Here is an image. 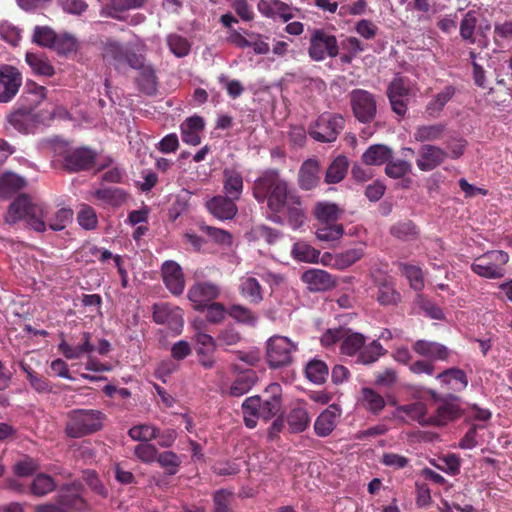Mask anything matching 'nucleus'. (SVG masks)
<instances>
[{
	"label": "nucleus",
	"instance_id": "nucleus-56",
	"mask_svg": "<svg viewBox=\"0 0 512 512\" xmlns=\"http://www.w3.org/2000/svg\"><path fill=\"white\" fill-rule=\"evenodd\" d=\"M376 299L383 306L396 305L400 300V295L393 284L384 282L378 287Z\"/></svg>",
	"mask_w": 512,
	"mask_h": 512
},
{
	"label": "nucleus",
	"instance_id": "nucleus-36",
	"mask_svg": "<svg viewBox=\"0 0 512 512\" xmlns=\"http://www.w3.org/2000/svg\"><path fill=\"white\" fill-rule=\"evenodd\" d=\"M349 168V160L344 155L337 156L328 166L325 174L327 184H337L341 182Z\"/></svg>",
	"mask_w": 512,
	"mask_h": 512
},
{
	"label": "nucleus",
	"instance_id": "nucleus-38",
	"mask_svg": "<svg viewBox=\"0 0 512 512\" xmlns=\"http://www.w3.org/2000/svg\"><path fill=\"white\" fill-rule=\"evenodd\" d=\"M33 107H21L10 113L7 117L9 125L20 133H26L33 120Z\"/></svg>",
	"mask_w": 512,
	"mask_h": 512
},
{
	"label": "nucleus",
	"instance_id": "nucleus-40",
	"mask_svg": "<svg viewBox=\"0 0 512 512\" xmlns=\"http://www.w3.org/2000/svg\"><path fill=\"white\" fill-rule=\"evenodd\" d=\"M361 405L374 415H378L385 408L384 398L372 388L361 389Z\"/></svg>",
	"mask_w": 512,
	"mask_h": 512
},
{
	"label": "nucleus",
	"instance_id": "nucleus-5",
	"mask_svg": "<svg viewBox=\"0 0 512 512\" xmlns=\"http://www.w3.org/2000/svg\"><path fill=\"white\" fill-rule=\"evenodd\" d=\"M25 220L27 225L36 232L46 230L44 210L39 204L33 203L28 195H19L9 206L6 222L15 223Z\"/></svg>",
	"mask_w": 512,
	"mask_h": 512
},
{
	"label": "nucleus",
	"instance_id": "nucleus-6",
	"mask_svg": "<svg viewBox=\"0 0 512 512\" xmlns=\"http://www.w3.org/2000/svg\"><path fill=\"white\" fill-rule=\"evenodd\" d=\"M344 127L345 119L342 115L325 112L309 126L308 133L318 142L331 143L336 141Z\"/></svg>",
	"mask_w": 512,
	"mask_h": 512
},
{
	"label": "nucleus",
	"instance_id": "nucleus-42",
	"mask_svg": "<svg viewBox=\"0 0 512 512\" xmlns=\"http://www.w3.org/2000/svg\"><path fill=\"white\" fill-rule=\"evenodd\" d=\"M305 375L314 384H324L329 375L327 364L319 359L310 360L305 366Z\"/></svg>",
	"mask_w": 512,
	"mask_h": 512
},
{
	"label": "nucleus",
	"instance_id": "nucleus-59",
	"mask_svg": "<svg viewBox=\"0 0 512 512\" xmlns=\"http://www.w3.org/2000/svg\"><path fill=\"white\" fill-rule=\"evenodd\" d=\"M234 500V494L231 491L220 489L213 495L212 512H231V505Z\"/></svg>",
	"mask_w": 512,
	"mask_h": 512
},
{
	"label": "nucleus",
	"instance_id": "nucleus-22",
	"mask_svg": "<svg viewBox=\"0 0 512 512\" xmlns=\"http://www.w3.org/2000/svg\"><path fill=\"white\" fill-rule=\"evenodd\" d=\"M235 201L236 199L226 195L215 196L207 202V208L218 219L230 220L238 211Z\"/></svg>",
	"mask_w": 512,
	"mask_h": 512
},
{
	"label": "nucleus",
	"instance_id": "nucleus-27",
	"mask_svg": "<svg viewBox=\"0 0 512 512\" xmlns=\"http://www.w3.org/2000/svg\"><path fill=\"white\" fill-rule=\"evenodd\" d=\"M436 379L453 391H462L468 385L466 373L459 368H448L436 376Z\"/></svg>",
	"mask_w": 512,
	"mask_h": 512
},
{
	"label": "nucleus",
	"instance_id": "nucleus-39",
	"mask_svg": "<svg viewBox=\"0 0 512 512\" xmlns=\"http://www.w3.org/2000/svg\"><path fill=\"white\" fill-rule=\"evenodd\" d=\"M239 291L252 304H259L263 300L261 285L254 277L241 278Z\"/></svg>",
	"mask_w": 512,
	"mask_h": 512
},
{
	"label": "nucleus",
	"instance_id": "nucleus-11",
	"mask_svg": "<svg viewBox=\"0 0 512 512\" xmlns=\"http://www.w3.org/2000/svg\"><path fill=\"white\" fill-rule=\"evenodd\" d=\"M83 485L80 482L62 485L56 494V502L61 507L74 512L90 511V504L83 498Z\"/></svg>",
	"mask_w": 512,
	"mask_h": 512
},
{
	"label": "nucleus",
	"instance_id": "nucleus-30",
	"mask_svg": "<svg viewBox=\"0 0 512 512\" xmlns=\"http://www.w3.org/2000/svg\"><path fill=\"white\" fill-rule=\"evenodd\" d=\"M183 142L196 146L200 144L199 132L204 129V121L199 116L187 118L180 126Z\"/></svg>",
	"mask_w": 512,
	"mask_h": 512
},
{
	"label": "nucleus",
	"instance_id": "nucleus-35",
	"mask_svg": "<svg viewBox=\"0 0 512 512\" xmlns=\"http://www.w3.org/2000/svg\"><path fill=\"white\" fill-rule=\"evenodd\" d=\"M93 195L104 205L114 208L122 206L128 199V194L123 189L117 187L98 189Z\"/></svg>",
	"mask_w": 512,
	"mask_h": 512
},
{
	"label": "nucleus",
	"instance_id": "nucleus-45",
	"mask_svg": "<svg viewBox=\"0 0 512 512\" xmlns=\"http://www.w3.org/2000/svg\"><path fill=\"white\" fill-rule=\"evenodd\" d=\"M390 234L403 241H412L418 238L419 229L413 221L405 219L393 224L390 227Z\"/></svg>",
	"mask_w": 512,
	"mask_h": 512
},
{
	"label": "nucleus",
	"instance_id": "nucleus-47",
	"mask_svg": "<svg viewBox=\"0 0 512 512\" xmlns=\"http://www.w3.org/2000/svg\"><path fill=\"white\" fill-rule=\"evenodd\" d=\"M398 411L406 414L411 420L417 421L422 426L429 425L430 416H427L426 404L416 401L398 407Z\"/></svg>",
	"mask_w": 512,
	"mask_h": 512
},
{
	"label": "nucleus",
	"instance_id": "nucleus-14",
	"mask_svg": "<svg viewBox=\"0 0 512 512\" xmlns=\"http://www.w3.org/2000/svg\"><path fill=\"white\" fill-rule=\"evenodd\" d=\"M22 81V73L17 67L0 65V103L11 102L18 94Z\"/></svg>",
	"mask_w": 512,
	"mask_h": 512
},
{
	"label": "nucleus",
	"instance_id": "nucleus-48",
	"mask_svg": "<svg viewBox=\"0 0 512 512\" xmlns=\"http://www.w3.org/2000/svg\"><path fill=\"white\" fill-rule=\"evenodd\" d=\"M291 254L295 260L307 263H317L320 257V251L304 241L296 242Z\"/></svg>",
	"mask_w": 512,
	"mask_h": 512
},
{
	"label": "nucleus",
	"instance_id": "nucleus-10",
	"mask_svg": "<svg viewBox=\"0 0 512 512\" xmlns=\"http://www.w3.org/2000/svg\"><path fill=\"white\" fill-rule=\"evenodd\" d=\"M349 102L354 117L361 123H371L377 114L375 95L364 89H354L349 95Z\"/></svg>",
	"mask_w": 512,
	"mask_h": 512
},
{
	"label": "nucleus",
	"instance_id": "nucleus-7",
	"mask_svg": "<svg viewBox=\"0 0 512 512\" xmlns=\"http://www.w3.org/2000/svg\"><path fill=\"white\" fill-rule=\"evenodd\" d=\"M509 261V255L502 250H492L477 257L471 265L472 271L488 279H499L505 274L504 266Z\"/></svg>",
	"mask_w": 512,
	"mask_h": 512
},
{
	"label": "nucleus",
	"instance_id": "nucleus-19",
	"mask_svg": "<svg viewBox=\"0 0 512 512\" xmlns=\"http://www.w3.org/2000/svg\"><path fill=\"white\" fill-rule=\"evenodd\" d=\"M447 158L448 153L444 149L435 145L424 144L418 150L416 164L421 171L427 172L440 166Z\"/></svg>",
	"mask_w": 512,
	"mask_h": 512
},
{
	"label": "nucleus",
	"instance_id": "nucleus-60",
	"mask_svg": "<svg viewBox=\"0 0 512 512\" xmlns=\"http://www.w3.org/2000/svg\"><path fill=\"white\" fill-rule=\"evenodd\" d=\"M72 219L73 210L70 208H61L55 213L54 217L48 218L47 221L50 229L61 231L72 222Z\"/></svg>",
	"mask_w": 512,
	"mask_h": 512
},
{
	"label": "nucleus",
	"instance_id": "nucleus-9",
	"mask_svg": "<svg viewBox=\"0 0 512 512\" xmlns=\"http://www.w3.org/2000/svg\"><path fill=\"white\" fill-rule=\"evenodd\" d=\"M308 55L314 61H323L327 57L339 55V45L335 35L324 29L317 28L311 32Z\"/></svg>",
	"mask_w": 512,
	"mask_h": 512
},
{
	"label": "nucleus",
	"instance_id": "nucleus-53",
	"mask_svg": "<svg viewBox=\"0 0 512 512\" xmlns=\"http://www.w3.org/2000/svg\"><path fill=\"white\" fill-rule=\"evenodd\" d=\"M128 435L135 441L148 442L159 436V429L150 424H140L131 427Z\"/></svg>",
	"mask_w": 512,
	"mask_h": 512
},
{
	"label": "nucleus",
	"instance_id": "nucleus-3",
	"mask_svg": "<svg viewBox=\"0 0 512 512\" xmlns=\"http://www.w3.org/2000/svg\"><path fill=\"white\" fill-rule=\"evenodd\" d=\"M343 210L335 203L318 201L313 207V215L320 223L316 229V237L323 242H336L344 234L342 224L336 223Z\"/></svg>",
	"mask_w": 512,
	"mask_h": 512
},
{
	"label": "nucleus",
	"instance_id": "nucleus-18",
	"mask_svg": "<svg viewBox=\"0 0 512 512\" xmlns=\"http://www.w3.org/2000/svg\"><path fill=\"white\" fill-rule=\"evenodd\" d=\"M165 287L175 296L183 293L185 278L181 266L175 261H165L161 267Z\"/></svg>",
	"mask_w": 512,
	"mask_h": 512
},
{
	"label": "nucleus",
	"instance_id": "nucleus-64",
	"mask_svg": "<svg viewBox=\"0 0 512 512\" xmlns=\"http://www.w3.org/2000/svg\"><path fill=\"white\" fill-rule=\"evenodd\" d=\"M57 34L47 26H36L33 41L40 46L52 48Z\"/></svg>",
	"mask_w": 512,
	"mask_h": 512
},
{
	"label": "nucleus",
	"instance_id": "nucleus-54",
	"mask_svg": "<svg viewBox=\"0 0 512 512\" xmlns=\"http://www.w3.org/2000/svg\"><path fill=\"white\" fill-rule=\"evenodd\" d=\"M364 255L362 247L348 249L335 256V266L338 269H346L360 260Z\"/></svg>",
	"mask_w": 512,
	"mask_h": 512
},
{
	"label": "nucleus",
	"instance_id": "nucleus-57",
	"mask_svg": "<svg viewBox=\"0 0 512 512\" xmlns=\"http://www.w3.org/2000/svg\"><path fill=\"white\" fill-rule=\"evenodd\" d=\"M228 314L231 318L242 324L253 326L257 322V316L248 307L240 304L232 305L228 310Z\"/></svg>",
	"mask_w": 512,
	"mask_h": 512
},
{
	"label": "nucleus",
	"instance_id": "nucleus-52",
	"mask_svg": "<svg viewBox=\"0 0 512 512\" xmlns=\"http://www.w3.org/2000/svg\"><path fill=\"white\" fill-rule=\"evenodd\" d=\"M56 484L54 479L47 474H37L30 486L31 492L33 495L41 497L44 496L53 490H55Z\"/></svg>",
	"mask_w": 512,
	"mask_h": 512
},
{
	"label": "nucleus",
	"instance_id": "nucleus-4",
	"mask_svg": "<svg viewBox=\"0 0 512 512\" xmlns=\"http://www.w3.org/2000/svg\"><path fill=\"white\" fill-rule=\"evenodd\" d=\"M65 433L78 439L100 431L106 415L97 409H72L66 415Z\"/></svg>",
	"mask_w": 512,
	"mask_h": 512
},
{
	"label": "nucleus",
	"instance_id": "nucleus-26",
	"mask_svg": "<svg viewBox=\"0 0 512 512\" xmlns=\"http://www.w3.org/2000/svg\"><path fill=\"white\" fill-rule=\"evenodd\" d=\"M222 182L225 195L239 200L244 187L242 174L234 168H225Z\"/></svg>",
	"mask_w": 512,
	"mask_h": 512
},
{
	"label": "nucleus",
	"instance_id": "nucleus-58",
	"mask_svg": "<svg viewBox=\"0 0 512 512\" xmlns=\"http://www.w3.org/2000/svg\"><path fill=\"white\" fill-rule=\"evenodd\" d=\"M147 0H110L109 15L113 18L119 19L118 13L125 12L132 9H139L144 6Z\"/></svg>",
	"mask_w": 512,
	"mask_h": 512
},
{
	"label": "nucleus",
	"instance_id": "nucleus-55",
	"mask_svg": "<svg viewBox=\"0 0 512 512\" xmlns=\"http://www.w3.org/2000/svg\"><path fill=\"white\" fill-rule=\"evenodd\" d=\"M241 339L240 332L232 325H227L219 331L217 335V345L227 350L228 347L237 345Z\"/></svg>",
	"mask_w": 512,
	"mask_h": 512
},
{
	"label": "nucleus",
	"instance_id": "nucleus-13",
	"mask_svg": "<svg viewBox=\"0 0 512 512\" xmlns=\"http://www.w3.org/2000/svg\"><path fill=\"white\" fill-rule=\"evenodd\" d=\"M152 318L156 324L166 325L175 334H180L184 325L183 310L170 303H157L152 307Z\"/></svg>",
	"mask_w": 512,
	"mask_h": 512
},
{
	"label": "nucleus",
	"instance_id": "nucleus-17",
	"mask_svg": "<svg viewBox=\"0 0 512 512\" xmlns=\"http://www.w3.org/2000/svg\"><path fill=\"white\" fill-rule=\"evenodd\" d=\"M342 415V409L338 404H330L316 418L314 432L319 437L329 436L337 427Z\"/></svg>",
	"mask_w": 512,
	"mask_h": 512
},
{
	"label": "nucleus",
	"instance_id": "nucleus-1",
	"mask_svg": "<svg viewBox=\"0 0 512 512\" xmlns=\"http://www.w3.org/2000/svg\"><path fill=\"white\" fill-rule=\"evenodd\" d=\"M289 189V184L277 169H267L263 171L254 181L252 194L260 204L266 203L267 208L274 214L273 221H279L280 212L289 201L293 194Z\"/></svg>",
	"mask_w": 512,
	"mask_h": 512
},
{
	"label": "nucleus",
	"instance_id": "nucleus-28",
	"mask_svg": "<svg viewBox=\"0 0 512 512\" xmlns=\"http://www.w3.org/2000/svg\"><path fill=\"white\" fill-rule=\"evenodd\" d=\"M58 350L69 360L78 359L83 354L92 353L95 350L94 345L91 343V333H82V343L76 347L71 346L65 340H62L58 345Z\"/></svg>",
	"mask_w": 512,
	"mask_h": 512
},
{
	"label": "nucleus",
	"instance_id": "nucleus-20",
	"mask_svg": "<svg viewBox=\"0 0 512 512\" xmlns=\"http://www.w3.org/2000/svg\"><path fill=\"white\" fill-rule=\"evenodd\" d=\"M301 280L312 292H322L333 289L337 278L322 269H309L302 273Z\"/></svg>",
	"mask_w": 512,
	"mask_h": 512
},
{
	"label": "nucleus",
	"instance_id": "nucleus-62",
	"mask_svg": "<svg viewBox=\"0 0 512 512\" xmlns=\"http://www.w3.org/2000/svg\"><path fill=\"white\" fill-rule=\"evenodd\" d=\"M167 44L170 51L177 57H184L190 52V44L188 40L178 34L168 35Z\"/></svg>",
	"mask_w": 512,
	"mask_h": 512
},
{
	"label": "nucleus",
	"instance_id": "nucleus-21",
	"mask_svg": "<svg viewBox=\"0 0 512 512\" xmlns=\"http://www.w3.org/2000/svg\"><path fill=\"white\" fill-rule=\"evenodd\" d=\"M413 351L427 360L447 361L450 357V350L443 344L425 339L416 340L412 345Z\"/></svg>",
	"mask_w": 512,
	"mask_h": 512
},
{
	"label": "nucleus",
	"instance_id": "nucleus-33",
	"mask_svg": "<svg viewBox=\"0 0 512 512\" xmlns=\"http://www.w3.org/2000/svg\"><path fill=\"white\" fill-rule=\"evenodd\" d=\"M136 84L140 92L147 96H154L158 91V81L155 69L148 64L139 70Z\"/></svg>",
	"mask_w": 512,
	"mask_h": 512
},
{
	"label": "nucleus",
	"instance_id": "nucleus-43",
	"mask_svg": "<svg viewBox=\"0 0 512 512\" xmlns=\"http://www.w3.org/2000/svg\"><path fill=\"white\" fill-rule=\"evenodd\" d=\"M460 416L461 411L457 405L444 403L437 408L435 415L430 416L429 425L442 426Z\"/></svg>",
	"mask_w": 512,
	"mask_h": 512
},
{
	"label": "nucleus",
	"instance_id": "nucleus-37",
	"mask_svg": "<svg viewBox=\"0 0 512 512\" xmlns=\"http://www.w3.org/2000/svg\"><path fill=\"white\" fill-rule=\"evenodd\" d=\"M26 62L32 71L40 76L51 77L55 74V69L44 53H26Z\"/></svg>",
	"mask_w": 512,
	"mask_h": 512
},
{
	"label": "nucleus",
	"instance_id": "nucleus-8",
	"mask_svg": "<svg viewBox=\"0 0 512 512\" xmlns=\"http://www.w3.org/2000/svg\"><path fill=\"white\" fill-rule=\"evenodd\" d=\"M297 345L289 338L274 335L266 342V361L270 368L288 366L293 361V353Z\"/></svg>",
	"mask_w": 512,
	"mask_h": 512
},
{
	"label": "nucleus",
	"instance_id": "nucleus-61",
	"mask_svg": "<svg viewBox=\"0 0 512 512\" xmlns=\"http://www.w3.org/2000/svg\"><path fill=\"white\" fill-rule=\"evenodd\" d=\"M77 221L79 225L86 230H92L96 228L98 224V218L94 208L87 204H82L77 214Z\"/></svg>",
	"mask_w": 512,
	"mask_h": 512
},
{
	"label": "nucleus",
	"instance_id": "nucleus-34",
	"mask_svg": "<svg viewBox=\"0 0 512 512\" xmlns=\"http://www.w3.org/2000/svg\"><path fill=\"white\" fill-rule=\"evenodd\" d=\"M446 131L444 123L419 125L415 128L413 137L417 142H434L440 140Z\"/></svg>",
	"mask_w": 512,
	"mask_h": 512
},
{
	"label": "nucleus",
	"instance_id": "nucleus-29",
	"mask_svg": "<svg viewBox=\"0 0 512 512\" xmlns=\"http://www.w3.org/2000/svg\"><path fill=\"white\" fill-rule=\"evenodd\" d=\"M128 47L129 46L116 41H109L104 47L103 58L107 63L113 65L116 70L120 71L125 67V57Z\"/></svg>",
	"mask_w": 512,
	"mask_h": 512
},
{
	"label": "nucleus",
	"instance_id": "nucleus-24",
	"mask_svg": "<svg viewBox=\"0 0 512 512\" xmlns=\"http://www.w3.org/2000/svg\"><path fill=\"white\" fill-rule=\"evenodd\" d=\"M286 422L291 433H301L309 427L311 418L302 401L297 402L296 405L290 409L286 416Z\"/></svg>",
	"mask_w": 512,
	"mask_h": 512
},
{
	"label": "nucleus",
	"instance_id": "nucleus-23",
	"mask_svg": "<svg viewBox=\"0 0 512 512\" xmlns=\"http://www.w3.org/2000/svg\"><path fill=\"white\" fill-rule=\"evenodd\" d=\"M457 89L453 85L444 86L439 92L432 96L431 100L425 106V112L428 116L437 118L443 112L446 104L455 96Z\"/></svg>",
	"mask_w": 512,
	"mask_h": 512
},
{
	"label": "nucleus",
	"instance_id": "nucleus-2",
	"mask_svg": "<svg viewBox=\"0 0 512 512\" xmlns=\"http://www.w3.org/2000/svg\"><path fill=\"white\" fill-rule=\"evenodd\" d=\"M282 407V387L279 383H271L262 395L248 397L242 403L244 424L247 428H255L259 418L268 421L274 418Z\"/></svg>",
	"mask_w": 512,
	"mask_h": 512
},
{
	"label": "nucleus",
	"instance_id": "nucleus-16",
	"mask_svg": "<svg viewBox=\"0 0 512 512\" xmlns=\"http://www.w3.org/2000/svg\"><path fill=\"white\" fill-rule=\"evenodd\" d=\"M387 97L391 109L400 117H404L408 110L410 87L401 77L394 78L387 88Z\"/></svg>",
	"mask_w": 512,
	"mask_h": 512
},
{
	"label": "nucleus",
	"instance_id": "nucleus-25",
	"mask_svg": "<svg viewBox=\"0 0 512 512\" xmlns=\"http://www.w3.org/2000/svg\"><path fill=\"white\" fill-rule=\"evenodd\" d=\"M319 162L315 159H308L303 162L298 173V183L301 189L311 190L319 182Z\"/></svg>",
	"mask_w": 512,
	"mask_h": 512
},
{
	"label": "nucleus",
	"instance_id": "nucleus-12",
	"mask_svg": "<svg viewBox=\"0 0 512 512\" xmlns=\"http://www.w3.org/2000/svg\"><path fill=\"white\" fill-rule=\"evenodd\" d=\"M220 287L210 281H196L188 289L187 298L192 303L194 310L205 311V307L220 296Z\"/></svg>",
	"mask_w": 512,
	"mask_h": 512
},
{
	"label": "nucleus",
	"instance_id": "nucleus-32",
	"mask_svg": "<svg viewBox=\"0 0 512 512\" xmlns=\"http://www.w3.org/2000/svg\"><path fill=\"white\" fill-rule=\"evenodd\" d=\"M257 382V375L253 370H246L239 373L229 388V395L241 397L248 393Z\"/></svg>",
	"mask_w": 512,
	"mask_h": 512
},
{
	"label": "nucleus",
	"instance_id": "nucleus-15",
	"mask_svg": "<svg viewBox=\"0 0 512 512\" xmlns=\"http://www.w3.org/2000/svg\"><path fill=\"white\" fill-rule=\"evenodd\" d=\"M96 157V152L90 148L79 147L69 150L63 156V167L71 173L86 171L94 166Z\"/></svg>",
	"mask_w": 512,
	"mask_h": 512
},
{
	"label": "nucleus",
	"instance_id": "nucleus-49",
	"mask_svg": "<svg viewBox=\"0 0 512 512\" xmlns=\"http://www.w3.org/2000/svg\"><path fill=\"white\" fill-rule=\"evenodd\" d=\"M80 47L78 39L69 33H61L56 36L53 49L63 56L76 53Z\"/></svg>",
	"mask_w": 512,
	"mask_h": 512
},
{
	"label": "nucleus",
	"instance_id": "nucleus-63",
	"mask_svg": "<svg viewBox=\"0 0 512 512\" xmlns=\"http://www.w3.org/2000/svg\"><path fill=\"white\" fill-rule=\"evenodd\" d=\"M156 461L161 467L166 469V473L168 475L176 474L181 464L179 456L172 451H165L157 454Z\"/></svg>",
	"mask_w": 512,
	"mask_h": 512
},
{
	"label": "nucleus",
	"instance_id": "nucleus-51",
	"mask_svg": "<svg viewBox=\"0 0 512 512\" xmlns=\"http://www.w3.org/2000/svg\"><path fill=\"white\" fill-rule=\"evenodd\" d=\"M25 180L13 173H6L0 178V197L7 198L11 193L22 189Z\"/></svg>",
	"mask_w": 512,
	"mask_h": 512
},
{
	"label": "nucleus",
	"instance_id": "nucleus-41",
	"mask_svg": "<svg viewBox=\"0 0 512 512\" xmlns=\"http://www.w3.org/2000/svg\"><path fill=\"white\" fill-rule=\"evenodd\" d=\"M287 212V218L290 223V225L296 229L299 228L305 220V214L302 209V200L299 195L296 193H293L289 201H287V204L284 208Z\"/></svg>",
	"mask_w": 512,
	"mask_h": 512
},
{
	"label": "nucleus",
	"instance_id": "nucleus-31",
	"mask_svg": "<svg viewBox=\"0 0 512 512\" xmlns=\"http://www.w3.org/2000/svg\"><path fill=\"white\" fill-rule=\"evenodd\" d=\"M392 150L384 144H374L362 154V162L369 166H380L392 158Z\"/></svg>",
	"mask_w": 512,
	"mask_h": 512
},
{
	"label": "nucleus",
	"instance_id": "nucleus-50",
	"mask_svg": "<svg viewBox=\"0 0 512 512\" xmlns=\"http://www.w3.org/2000/svg\"><path fill=\"white\" fill-rule=\"evenodd\" d=\"M387 351L379 343L378 340H373L369 345L361 348L357 362L368 365L376 362L380 356L384 355Z\"/></svg>",
	"mask_w": 512,
	"mask_h": 512
},
{
	"label": "nucleus",
	"instance_id": "nucleus-46",
	"mask_svg": "<svg viewBox=\"0 0 512 512\" xmlns=\"http://www.w3.org/2000/svg\"><path fill=\"white\" fill-rule=\"evenodd\" d=\"M478 19L476 12L473 10L468 11L462 18L459 26V34L463 41L468 44L476 43L475 31L477 28Z\"/></svg>",
	"mask_w": 512,
	"mask_h": 512
},
{
	"label": "nucleus",
	"instance_id": "nucleus-44",
	"mask_svg": "<svg viewBox=\"0 0 512 512\" xmlns=\"http://www.w3.org/2000/svg\"><path fill=\"white\" fill-rule=\"evenodd\" d=\"M365 343V337L361 333H352L345 328L344 337L341 339L340 351L343 355L354 356L360 352Z\"/></svg>",
	"mask_w": 512,
	"mask_h": 512
}]
</instances>
